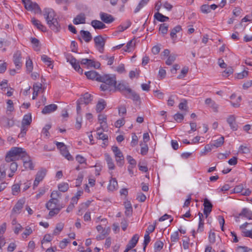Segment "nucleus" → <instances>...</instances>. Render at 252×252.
<instances>
[{"label": "nucleus", "instance_id": "f257e3e1", "mask_svg": "<svg viewBox=\"0 0 252 252\" xmlns=\"http://www.w3.org/2000/svg\"><path fill=\"white\" fill-rule=\"evenodd\" d=\"M43 16L47 21L50 28L56 32L61 30V26L56 18L55 11L51 8H45L44 10Z\"/></svg>", "mask_w": 252, "mask_h": 252}, {"label": "nucleus", "instance_id": "f03ea898", "mask_svg": "<svg viewBox=\"0 0 252 252\" xmlns=\"http://www.w3.org/2000/svg\"><path fill=\"white\" fill-rule=\"evenodd\" d=\"M23 149L20 147H13L7 152L5 156V161L10 162L18 160L22 154Z\"/></svg>", "mask_w": 252, "mask_h": 252}, {"label": "nucleus", "instance_id": "7ed1b4c3", "mask_svg": "<svg viewBox=\"0 0 252 252\" xmlns=\"http://www.w3.org/2000/svg\"><path fill=\"white\" fill-rule=\"evenodd\" d=\"M25 8L29 11H33L35 13H40L41 11L39 5L31 0H22Z\"/></svg>", "mask_w": 252, "mask_h": 252}, {"label": "nucleus", "instance_id": "20e7f679", "mask_svg": "<svg viewBox=\"0 0 252 252\" xmlns=\"http://www.w3.org/2000/svg\"><path fill=\"white\" fill-rule=\"evenodd\" d=\"M97 81L108 84L111 86H115L117 84L115 76L109 74L101 75L97 79Z\"/></svg>", "mask_w": 252, "mask_h": 252}, {"label": "nucleus", "instance_id": "39448f33", "mask_svg": "<svg viewBox=\"0 0 252 252\" xmlns=\"http://www.w3.org/2000/svg\"><path fill=\"white\" fill-rule=\"evenodd\" d=\"M112 150L115 155L118 165L120 167L122 166L124 163V157L122 152L117 146H112Z\"/></svg>", "mask_w": 252, "mask_h": 252}, {"label": "nucleus", "instance_id": "423d86ee", "mask_svg": "<svg viewBox=\"0 0 252 252\" xmlns=\"http://www.w3.org/2000/svg\"><path fill=\"white\" fill-rule=\"evenodd\" d=\"M56 145L58 149H60L61 154L68 160H72L73 157L67 149L66 145L63 142H56Z\"/></svg>", "mask_w": 252, "mask_h": 252}, {"label": "nucleus", "instance_id": "0eeeda50", "mask_svg": "<svg viewBox=\"0 0 252 252\" xmlns=\"http://www.w3.org/2000/svg\"><path fill=\"white\" fill-rule=\"evenodd\" d=\"M94 40L95 46L98 51L100 53H103L105 43V39L101 35H98L94 37Z\"/></svg>", "mask_w": 252, "mask_h": 252}, {"label": "nucleus", "instance_id": "6e6552de", "mask_svg": "<svg viewBox=\"0 0 252 252\" xmlns=\"http://www.w3.org/2000/svg\"><path fill=\"white\" fill-rule=\"evenodd\" d=\"M66 60L68 62L71 64L74 69L79 73H83V69L80 67L79 63L71 55H68L66 57Z\"/></svg>", "mask_w": 252, "mask_h": 252}, {"label": "nucleus", "instance_id": "1a4fd4ad", "mask_svg": "<svg viewBox=\"0 0 252 252\" xmlns=\"http://www.w3.org/2000/svg\"><path fill=\"white\" fill-rule=\"evenodd\" d=\"M15 122L12 117H7L5 116L0 118V125L4 127L10 128L14 125Z\"/></svg>", "mask_w": 252, "mask_h": 252}, {"label": "nucleus", "instance_id": "9d476101", "mask_svg": "<svg viewBox=\"0 0 252 252\" xmlns=\"http://www.w3.org/2000/svg\"><path fill=\"white\" fill-rule=\"evenodd\" d=\"M115 89L120 91L124 95H126L128 93V90L131 89L129 88L127 83L125 82H120L118 85L114 86Z\"/></svg>", "mask_w": 252, "mask_h": 252}, {"label": "nucleus", "instance_id": "9b49d317", "mask_svg": "<svg viewBox=\"0 0 252 252\" xmlns=\"http://www.w3.org/2000/svg\"><path fill=\"white\" fill-rule=\"evenodd\" d=\"M204 214L205 215L206 218H207L210 213L212 211L213 208V205L211 202L207 198H205L204 200Z\"/></svg>", "mask_w": 252, "mask_h": 252}, {"label": "nucleus", "instance_id": "f8f14e48", "mask_svg": "<svg viewBox=\"0 0 252 252\" xmlns=\"http://www.w3.org/2000/svg\"><path fill=\"white\" fill-rule=\"evenodd\" d=\"M99 15L101 20L106 24L111 23L115 20V18L112 15L106 13L101 12Z\"/></svg>", "mask_w": 252, "mask_h": 252}, {"label": "nucleus", "instance_id": "ddd939ff", "mask_svg": "<svg viewBox=\"0 0 252 252\" xmlns=\"http://www.w3.org/2000/svg\"><path fill=\"white\" fill-rule=\"evenodd\" d=\"M25 201L24 199L19 200L14 206L12 212L15 214H20L21 209L23 208Z\"/></svg>", "mask_w": 252, "mask_h": 252}, {"label": "nucleus", "instance_id": "4468645a", "mask_svg": "<svg viewBox=\"0 0 252 252\" xmlns=\"http://www.w3.org/2000/svg\"><path fill=\"white\" fill-rule=\"evenodd\" d=\"M227 122L233 131L237 130L238 125L236 123V118L234 115H230L227 119Z\"/></svg>", "mask_w": 252, "mask_h": 252}, {"label": "nucleus", "instance_id": "2eb2a0df", "mask_svg": "<svg viewBox=\"0 0 252 252\" xmlns=\"http://www.w3.org/2000/svg\"><path fill=\"white\" fill-rule=\"evenodd\" d=\"M21 55L19 52H17L13 55V62L17 69L20 68L22 65Z\"/></svg>", "mask_w": 252, "mask_h": 252}, {"label": "nucleus", "instance_id": "dca6fc26", "mask_svg": "<svg viewBox=\"0 0 252 252\" xmlns=\"http://www.w3.org/2000/svg\"><path fill=\"white\" fill-rule=\"evenodd\" d=\"M92 96L91 94L86 93L84 94L82 96H81L78 100L79 102H81L83 104H85V105H87L90 103L92 100Z\"/></svg>", "mask_w": 252, "mask_h": 252}, {"label": "nucleus", "instance_id": "f3484780", "mask_svg": "<svg viewBox=\"0 0 252 252\" xmlns=\"http://www.w3.org/2000/svg\"><path fill=\"white\" fill-rule=\"evenodd\" d=\"M58 108V106L56 104H51L47 106H45L42 111V113L43 114H47L52 113L56 111Z\"/></svg>", "mask_w": 252, "mask_h": 252}, {"label": "nucleus", "instance_id": "a211bd4d", "mask_svg": "<svg viewBox=\"0 0 252 252\" xmlns=\"http://www.w3.org/2000/svg\"><path fill=\"white\" fill-rule=\"evenodd\" d=\"M139 236L138 234H135L134 235H133L131 239L129 241L128 243L127 244L126 248L129 250L133 248L136 245Z\"/></svg>", "mask_w": 252, "mask_h": 252}, {"label": "nucleus", "instance_id": "6ab92c4d", "mask_svg": "<svg viewBox=\"0 0 252 252\" xmlns=\"http://www.w3.org/2000/svg\"><path fill=\"white\" fill-rule=\"evenodd\" d=\"M86 21L85 15L84 13H80L76 16L73 19V22L75 25L85 24Z\"/></svg>", "mask_w": 252, "mask_h": 252}, {"label": "nucleus", "instance_id": "aec40b11", "mask_svg": "<svg viewBox=\"0 0 252 252\" xmlns=\"http://www.w3.org/2000/svg\"><path fill=\"white\" fill-rule=\"evenodd\" d=\"M91 25L95 30H101L106 27L105 25L102 22L97 20L92 21Z\"/></svg>", "mask_w": 252, "mask_h": 252}, {"label": "nucleus", "instance_id": "412c9836", "mask_svg": "<svg viewBox=\"0 0 252 252\" xmlns=\"http://www.w3.org/2000/svg\"><path fill=\"white\" fill-rule=\"evenodd\" d=\"M58 202L59 200L58 199V198H51L49 200V201L46 203V207L48 210H50L53 208H57L58 206L57 205Z\"/></svg>", "mask_w": 252, "mask_h": 252}, {"label": "nucleus", "instance_id": "4be33fe9", "mask_svg": "<svg viewBox=\"0 0 252 252\" xmlns=\"http://www.w3.org/2000/svg\"><path fill=\"white\" fill-rule=\"evenodd\" d=\"M31 22L38 30L43 32H46L47 29L46 27L43 25L39 20L33 18L32 19Z\"/></svg>", "mask_w": 252, "mask_h": 252}, {"label": "nucleus", "instance_id": "5701e85b", "mask_svg": "<svg viewBox=\"0 0 252 252\" xmlns=\"http://www.w3.org/2000/svg\"><path fill=\"white\" fill-rule=\"evenodd\" d=\"M85 74L86 75L87 78L92 80H95L96 81H97V79L101 76V75L99 74L95 71H87L85 73Z\"/></svg>", "mask_w": 252, "mask_h": 252}, {"label": "nucleus", "instance_id": "b1692460", "mask_svg": "<svg viewBox=\"0 0 252 252\" xmlns=\"http://www.w3.org/2000/svg\"><path fill=\"white\" fill-rule=\"evenodd\" d=\"M9 162L1 164L0 166V180L6 176V170L9 166Z\"/></svg>", "mask_w": 252, "mask_h": 252}, {"label": "nucleus", "instance_id": "393cba45", "mask_svg": "<svg viewBox=\"0 0 252 252\" xmlns=\"http://www.w3.org/2000/svg\"><path fill=\"white\" fill-rule=\"evenodd\" d=\"M205 103L206 105L211 107L214 112H218V105L211 98H207V99H206Z\"/></svg>", "mask_w": 252, "mask_h": 252}, {"label": "nucleus", "instance_id": "a878e982", "mask_svg": "<svg viewBox=\"0 0 252 252\" xmlns=\"http://www.w3.org/2000/svg\"><path fill=\"white\" fill-rule=\"evenodd\" d=\"M127 91L128 93L126 95V97L131 98L134 101H138L140 99L139 95L135 92L133 91L131 89H128Z\"/></svg>", "mask_w": 252, "mask_h": 252}, {"label": "nucleus", "instance_id": "bb28decb", "mask_svg": "<svg viewBox=\"0 0 252 252\" xmlns=\"http://www.w3.org/2000/svg\"><path fill=\"white\" fill-rule=\"evenodd\" d=\"M80 34L82 37L86 42H89L92 39V36L89 31L81 30Z\"/></svg>", "mask_w": 252, "mask_h": 252}, {"label": "nucleus", "instance_id": "cd10ccee", "mask_svg": "<svg viewBox=\"0 0 252 252\" xmlns=\"http://www.w3.org/2000/svg\"><path fill=\"white\" fill-rule=\"evenodd\" d=\"M238 216L244 217L248 219H251L252 217V212L248 208H244L242 209L241 212L239 214Z\"/></svg>", "mask_w": 252, "mask_h": 252}, {"label": "nucleus", "instance_id": "c85d7f7f", "mask_svg": "<svg viewBox=\"0 0 252 252\" xmlns=\"http://www.w3.org/2000/svg\"><path fill=\"white\" fill-rule=\"evenodd\" d=\"M105 159L106 161L108 168L110 170H113L115 168V164L112 158L108 154H105Z\"/></svg>", "mask_w": 252, "mask_h": 252}, {"label": "nucleus", "instance_id": "c756f323", "mask_svg": "<svg viewBox=\"0 0 252 252\" xmlns=\"http://www.w3.org/2000/svg\"><path fill=\"white\" fill-rule=\"evenodd\" d=\"M118 187V183L116 178H113L111 177V179L109 181V184L108 186V189L110 191H113L115 190Z\"/></svg>", "mask_w": 252, "mask_h": 252}, {"label": "nucleus", "instance_id": "7c9ffc66", "mask_svg": "<svg viewBox=\"0 0 252 252\" xmlns=\"http://www.w3.org/2000/svg\"><path fill=\"white\" fill-rule=\"evenodd\" d=\"M106 106L105 100L103 99L99 100L96 106V111L97 113L101 112Z\"/></svg>", "mask_w": 252, "mask_h": 252}, {"label": "nucleus", "instance_id": "2f4dec72", "mask_svg": "<svg viewBox=\"0 0 252 252\" xmlns=\"http://www.w3.org/2000/svg\"><path fill=\"white\" fill-rule=\"evenodd\" d=\"M47 170L45 168H41L36 173L35 179L41 181L45 176Z\"/></svg>", "mask_w": 252, "mask_h": 252}, {"label": "nucleus", "instance_id": "473e14b6", "mask_svg": "<svg viewBox=\"0 0 252 252\" xmlns=\"http://www.w3.org/2000/svg\"><path fill=\"white\" fill-rule=\"evenodd\" d=\"M154 18L158 21L161 22L166 21L169 19V18L168 17L163 15L159 12H157L155 14Z\"/></svg>", "mask_w": 252, "mask_h": 252}, {"label": "nucleus", "instance_id": "72a5a7b5", "mask_svg": "<svg viewBox=\"0 0 252 252\" xmlns=\"http://www.w3.org/2000/svg\"><path fill=\"white\" fill-rule=\"evenodd\" d=\"M32 121V115L31 114L25 115L22 120V125L28 126L31 124Z\"/></svg>", "mask_w": 252, "mask_h": 252}, {"label": "nucleus", "instance_id": "f704fd0d", "mask_svg": "<svg viewBox=\"0 0 252 252\" xmlns=\"http://www.w3.org/2000/svg\"><path fill=\"white\" fill-rule=\"evenodd\" d=\"M198 216H199V221L197 232H202L203 230V227H204V220L203 219V215L201 213L199 212L198 213Z\"/></svg>", "mask_w": 252, "mask_h": 252}, {"label": "nucleus", "instance_id": "c9c22d12", "mask_svg": "<svg viewBox=\"0 0 252 252\" xmlns=\"http://www.w3.org/2000/svg\"><path fill=\"white\" fill-rule=\"evenodd\" d=\"M101 128L100 127H99L97 129V138L98 139H101V140H102L104 141V144L105 143V142L106 141H107L108 140V136L105 134H104L103 133H102L101 131V132H99V131L100 130Z\"/></svg>", "mask_w": 252, "mask_h": 252}, {"label": "nucleus", "instance_id": "e433bc0d", "mask_svg": "<svg viewBox=\"0 0 252 252\" xmlns=\"http://www.w3.org/2000/svg\"><path fill=\"white\" fill-rule=\"evenodd\" d=\"M41 60L46 63L48 66L53 68V65H52V61L50 58L48 57L46 55H43L41 56Z\"/></svg>", "mask_w": 252, "mask_h": 252}, {"label": "nucleus", "instance_id": "4c0bfd02", "mask_svg": "<svg viewBox=\"0 0 252 252\" xmlns=\"http://www.w3.org/2000/svg\"><path fill=\"white\" fill-rule=\"evenodd\" d=\"M98 120L101 125L100 128L106 125L107 117L106 116L103 114H99L98 116Z\"/></svg>", "mask_w": 252, "mask_h": 252}, {"label": "nucleus", "instance_id": "58836bf2", "mask_svg": "<svg viewBox=\"0 0 252 252\" xmlns=\"http://www.w3.org/2000/svg\"><path fill=\"white\" fill-rule=\"evenodd\" d=\"M125 215L126 216H131L132 212V208L131 204L129 202L125 203Z\"/></svg>", "mask_w": 252, "mask_h": 252}, {"label": "nucleus", "instance_id": "ea45409f", "mask_svg": "<svg viewBox=\"0 0 252 252\" xmlns=\"http://www.w3.org/2000/svg\"><path fill=\"white\" fill-rule=\"evenodd\" d=\"M149 1V0H141L134 10V13H137L140 10L145 6Z\"/></svg>", "mask_w": 252, "mask_h": 252}, {"label": "nucleus", "instance_id": "a19ab883", "mask_svg": "<svg viewBox=\"0 0 252 252\" xmlns=\"http://www.w3.org/2000/svg\"><path fill=\"white\" fill-rule=\"evenodd\" d=\"M182 30L181 27L179 25H178L174 27L170 32V36L173 39L174 37H176V33L179 32Z\"/></svg>", "mask_w": 252, "mask_h": 252}, {"label": "nucleus", "instance_id": "79ce46f5", "mask_svg": "<svg viewBox=\"0 0 252 252\" xmlns=\"http://www.w3.org/2000/svg\"><path fill=\"white\" fill-rule=\"evenodd\" d=\"M31 42L33 45V48L35 51H39L40 50L39 48V40L36 38H31Z\"/></svg>", "mask_w": 252, "mask_h": 252}, {"label": "nucleus", "instance_id": "37998d69", "mask_svg": "<svg viewBox=\"0 0 252 252\" xmlns=\"http://www.w3.org/2000/svg\"><path fill=\"white\" fill-rule=\"evenodd\" d=\"M224 143V137L221 136L217 140H215L213 143L214 147L218 148L221 146Z\"/></svg>", "mask_w": 252, "mask_h": 252}, {"label": "nucleus", "instance_id": "c03bdc74", "mask_svg": "<svg viewBox=\"0 0 252 252\" xmlns=\"http://www.w3.org/2000/svg\"><path fill=\"white\" fill-rule=\"evenodd\" d=\"M62 208H63L62 206H60V205H58L57 208L50 209V211L49 213V215L50 217L54 216L55 215L58 214L60 212V210H61V209Z\"/></svg>", "mask_w": 252, "mask_h": 252}, {"label": "nucleus", "instance_id": "a18cd8bd", "mask_svg": "<svg viewBox=\"0 0 252 252\" xmlns=\"http://www.w3.org/2000/svg\"><path fill=\"white\" fill-rule=\"evenodd\" d=\"M163 247V243L160 241H156L154 244L155 252L160 251Z\"/></svg>", "mask_w": 252, "mask_h": 252}, {"label": "nucleus", "instance_id": "49530a36", "mask_svg": "<svg viewBox=\"0 0 252 252\" xmlns=\"http://www.w3.org/2000/svg\"><path fill=\"white\" fill-rule=\"evenodd\" d=\"M58 188L60 191L64 192L69 189V185L67 183H62L58 185Z\"/></svg>", "mask_w": 252, "mask_h": 252}, {"label": "nucleus", "instance_id": "de8ad7c7", "mask_svg": "<svg viewBox=\"0 0 252 252\" xmlns=\"http://www.w3.org/2000/svg\"><path fill=\"white\" fill-rule=\"evenodd\" d=\"M100 64L98 62H95L94 60L89 59L88 63L87 64L88 67H94L95 68L99 67Z\"/></svg>", "mask_w": 252, "mask_h": 252}, {"label": "nucleus", "instance_id": "09e8293b", "mask_svg": "<svg viewBox=\"0 0 252 252\" xmlns=\"http://www.w3.org/2000/svg\"><path fill=\"white\" fill-rule=\"evenodd\" d=\"M177 55L175 54H171L169 56L165 63L167 65H170L175 61Z\"/></svg>", "mask_w": 252, "mask_h": 252}, {"label": "nucleus", "instance_id": "8fccbe9b", "mask_svg": "<svg viewBox=\"0 0 252 252\" xmlns=\"http://www.w3.org/2000/svg\"><path fill=\"white\" fill-rule=\"evenodd\" d=\"M63 223H58L56 225V227L54 230L53 235H58L63 229Z\"/></svg>", "mask_w": 252, "mask_h": 252}, {"label": "nucleus", "instance_id": "3c124183", "mask_svg": "<svg viewBox=\"0 0 252 252\" xmlns=\"http://www.w3.org/2000/svg\"><path fill=\"white\" fill-rule=\"evenodd\" d=\"M168 26L165 23L162 24L160 25L159 31L163 35L166 34L168 31Z\"/></svg>", "mask_w": 252, "mask_h": 252}, {"label": "nucleus", "instance_id": "603ef678", "mask_svg": "<svg viewBox=\"0 0 252 252\" xmlns=\"http://www.w3.org/2000/svg\"><path fill=\"white\" fill-rule=\"evenodd\" d=\"M151 238L148 234H145L144 236V240L143 242V250L145 251L146 250V248L148 244L150 242Z\"/></svg>", "mask_w": 252, "mask_h": 252}, {"label": "nucleus", "instance_id": "864d4df0", "mask_svg": "<svg viewBox=\"0 0 252 252\" xmlns=\"http://www.w3.org/2000/svg\"><path fill=\"white\" fill-rule=\"evenodd\" d=\"M126 159L130 165V166H131V168H133L135 166L136 164V161L131 156H127Z\"/></svg>", "mask_w": 252, "mask_h": 252}, {"label": "nucleus", "instance_id": "5fc2aeb1", "mask_svg": "<svg viewBox=\"0 0 252 252\" xmlns=\"http://www.w3.org/2000/svg\"><path fill=\"white\" fill-rule=\"evenodd\" d=\"M23 165L26 169H30L31 170H33L34 168V165L31 159L30 160H29V161H26L24 162Z\"/></svg>", "mask_w": 252, "mask_h": 252}, {"label": "nucleus", "instance_id": "6e6d98bb", "mask_svg": "<svg viewBox=\"0 0 252 252\" xmlns=\"http://www.w3.org/2000/svg\"><path fill=\"white\" fill-rule=\"evenodd\" d=\"M112 87V86H111L108 84L103 83L100 85V88L101 90H102L103 91H108L109 92H111L112 90V89L111 88Z\"/></svg>", "mask_w": 252, "mask_h": 252}, {"label": "nucleus", "instance_id": "4d7b16f0", "mask_svg": "<svg viewBox=\"0 0 252 252\" xmlns=\"http://www.w3.org/2000/svg\"><path fill=\"white\" fill-rule=\"evenodd\" d=\"M18 167V164L16 162L13 161L10 164H9V166L8 168H9L10 170L12 173H15Z\"/></svg>", "mask_w": 252, "mask_h": 252}, {"label": "nucleus", "instance_id": "13d9d810", "mask_svg": "<svg viewBox=\"0 0 252 252\" xmlns=\"http://www.w3.org/2000/svg\"><path fill=\"white\" fill-rule=\"evenodd\" d=\"M51 125L49 124L46 125L42 129V133L45 135L46 137H48L49 135V132L48 130L51 128Z\"/></svg>", "mask_w": 252, "mask_h": 252}, {"label": "nucleus", "instance_id": "bf43d9fd", "mask_svg": "<svg viewBox=\"0 0 252 252\" xmlns=\"http://www.w3.org/2000/svg\"><path fill=\"white\" fill-rule=\"evenodd\" d=\"M233 72V69L231 67H228L222 72L223 76L227 77Z\"/></svg>", "mask_w": 252, "mask_h": 252}, {"label": "nucleus", "instance_id": "052dcab7", "mask_svg": "<svg viewBox=\"0 0 252 252\" xmlns=\"http://www.w3.org/2000/svg\"><path fill=\"white\" fill-rule=\"evenodd\" d=\"M20 187L18 184H14L12 187V194L16 195L20 191Z\"/></svg>", "mask_w": 252, "mask_h": 252}, {"label": "nucleus", "instance_id": "680f3d73", "mask_svg": "<svg viewBox=\"0 0 252 252\" xmlns=\"http://www.w3.org/2000/svg\"><path fill=\"white\" fill-rule=\"evenodd\" d=\"M184 115L179 113L175 114L174 116L175 120L178 123H181L184 119Z\"/></svg>", "mask_w": 252, "mask_h": 252}, {"label": "nucleus", "instance_id": "e2e57ef3", "mask_svg": "<svg viewBox=\"0 0 252 252\" xmlns=\"http://www.w3.org/2000/svg\"><path fill=\"white\" fill-rule=\"evenodd\" d=\"M26 65L27 71L29 72H32V68H33L32 61L30 59H29V60H27L26 62Z\"/></svg>", "mask_w": 252, "mask_h": 252}, {"label": "nucleus", "instance_id": "0e129e2a", "mask_svg": "<svg viewBox=\"0 0 252 252\" xmlns=\"http://www.w3.org/2000/svg\"><path fill=\"white\" fill-rule=\"evenodd\" d=\"M188 70L189 68L188 67H183L181 70V74L178 75L177 78L178 79H181L183 78L187 74V73L188 72Z\"/></svg>", "mask_w": 252, "mask_h": 252}, {"label": "nucleus", "instance_id": "69168bd1", "mask_svg": "<svg viewBox=\"0 0 252 252\" xmlns=\"http://www.w3.org/2000/svg\"><path fill=\"white\" fill-rule=\"evenodd\" d=\"M179 239L178 231L174 232L171 235V240L172 242H176Z\"/></svg>", "mask_w": 252, "mask_h": 252}, {"label": "nucleus", "instance_id": "338daca9", "mask_svg": "<svg viewBox=\"0 0 252 252\" xmlns=\"http://www.w3.org/2000/svg\"><path fill=\"white\" fill-rule=\"evenodd\" d=\"M201 10L204 13H208L211 12L209 5L208 4H204L201 7Z\"/></svg>", "mask_w": 252, "mask_h": 252}, {"label": "nucleus", "instance_id": "774afa93", "mask_svg": "<svg viewBox=\"0 0 252 252\" xmlns=\"http://www.w3.org/2000/svg\"><path fill=\"white\" fill-rule=\"evenodd\" d=\"M238 252H252V250L249 249L247 247L239 246L237 248Z\"/></svg>", "mask_w": 252, "mask_h": 252}]
</instances>
